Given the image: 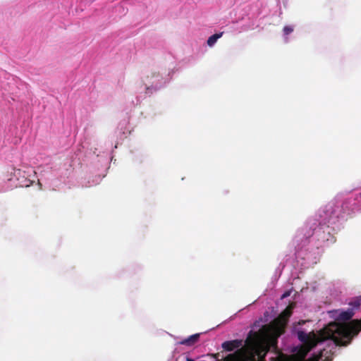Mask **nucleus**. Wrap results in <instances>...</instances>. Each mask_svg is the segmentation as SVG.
<instances>
[{
  "label": "nucleus",
  "mask_w": 361,
  "mask_h": 361,
  "mask_svg": "<svg viewBox=\"0 0 361 361\" xmlns=\"http://www.w3.org/2000/svg\"><path fill=\"white\" fill-rule=\"evenodd\" d=\"M360 331L361 319H353L343 324L336 322L330 323L320 330L318 334H315L314 331L310 334L299 331L298 336L299 340L303 343V345L298 354L301 359H304L317 343L328 339L332 340L336 345L347 346Z\"/></svg>",
  "instance_id": "nucleus-1"
},
{
  "label": "nucleus",
  "mask_w": 361,
  "mask_h": 361,
  "mask_svg": "<svg viewBox=\"0 0 361 361\" xmlns=\"http://www.w3.org/2000/svg\"><path fill=\"white\" fill-rule=\"evenodd\" d=\"M268 327L262 326L258 331H250L245 341V346L227 355L224 361H265L269 344L274 343Z\"/></svg>",
  "instance_id": "nucleus-2"
},
{
  "label": "nucleus",
  "mask_w": 361,
  "mask_h": 361,
  "mask_svg": "<svg viewBox=\"0 0 361 361\" xmlns=\"http://www.w3.org/2000/svg\"><path fill=\"white\" fill-rule=\"evenodd\" d=\"M293 307L289 305L288 306L279 316V317L274 321V326L270 325H264V326H267L269 329L270 332V335L272 338H274V343L271 342L269 344V350L271 348H276L277 344V338L283 333V329L286 325L289 317L292 314Z\"/></svg>",
  "instance_id": "nucleus-3"
},
{
  "label": "nucleus",
  "mask_w": 361,
  "mask_h": 361,
  "mask_svg": "<svg viewBox=\"0 0 361 361\" xmlns=\"http://www.w3.org/2000/svg\"><path fill=\"white\" fill-rule=\"evenodd\" d=\"M242 343V341L233 340L230 341H225L222 343V348L226 351H232L238 348Z\"/></svg>",
  "instance_id": "nucleus-4"
},
{
  "label": "nucleus",
  "mask_w": 361,
  "mask_h": 361,
  "mask_svg": "<svg viewBox=\"0 0 361 361\" xmlns=\"http://www.w3.org/2000/svg\"><path fill=\"white\" fill-rule=\"evenodd\" d=\"M351 307L348 308L345 311H343L339 314V318L343 321H348L350 320L355 314V310H356L354 307L350 306Z\"/></svg>",
  "instance_id": "nucleus-5"
},
{
  "label": "nucleus",
  "mask_w": 361,
  "mask_h": 361,
  "mask_svg": "<svg viewBox=\"0 0 361 361\" xmlns=\"http://www.w3.org/2000/svg\"><path fill=\"white\" fill-rule=\"evenodd\" d=\"M199 338H200V334H193V335L189 336L188 338L183 340L180 342V344L188 345V346L192 345L198 341Z\"/></svg>",
  "instance_id": "nucleus-6"
},
{
  "label": "nucleus",
  "mask_w": 361,
  "mask_h": 361,
  "mask_svg": "<svg viewBox=\"0 0 361 361\" xmlns=\"http://www.w3.org/2000/svg\"><path fill=\"white\" fill-rule=\"evenodd\" d=\"M224 32L216 33L210 36L207 39V44L209 47H212L216 41L222 37Z\"/></svg>",
  "instance_id": "nucleus-7"
},
{
  "label": "nucleus",
  "mask_w": 361,
  "mask_h": 361,
  "mask_svg": "<svg viewBox=\"0 0 361 361\" xmlns=\"http://www.w3.org/2000/svg\"><path fill=\"white\" fill-rule=\"evenodd\" d=\"M361 305V295L359 298H357L356 299L353 300L349 303L350 306L354 307L355 309H359L360 306Z\"/></svg>",
  "instance_id": "nucleus-8"
},
{
  "label": "nucleus",
  "mask_w": 361,
  "mask_h": 361,
  "mask_svg": "<svg viewBox=\"0 0 361 361\" xmlns=\"http://www.w3.org/2000/svg\"><path fill=\"white\" fill-rule=\"evenodd\" d=\"M285 35H288L293 31V27L290 25H286L283 29Z\"/></svg>",
  "instance_id": "nucleus-9"
},
{
  "label": "nucleus",
  "mask_w": 361,
  "mask_h": 361,
  "mask_svg": "<svg viewBox=\"0 0 361 361\" xmlns=\"http://www.w3.org/2000/svg\"><path fill=\"white\" fill-rule=\"evenodd\" d=\"M187 361H195V360H192L191 358H187Z\"/></svg>",
  "instance_id": "nucleus-10"
},
{
  "label": "nucleus",
  "mask_w": 361,
  "mask_h": 361,
  "mask_svg": "<svg viewBox=\"0 0 361 361\" xmlns=\"http://www.w3.org/2000/svg\"><path fill=\"white\" fill-rule=\"evenodd\" d=\"M288 293H285V294H283V298H285V297H286V296H288Z\"/></svg>",
  "instance_id": "nucleus-11"
},
{
  "label": "nucleus",
  "mask_w": 361,
  "mask_h": 361,
  "mask_svg": "<svg viewBox=\"0 0 361 361\" xmlns=\"http://www.w3.org/2000/svg\"><path fill=\"white\" fill-rule=\"evenodd\" d=\"M360 195H361V193H360Z\"/></svg>",
  "instance_id": "nucleus-12"
}]
</instances>
